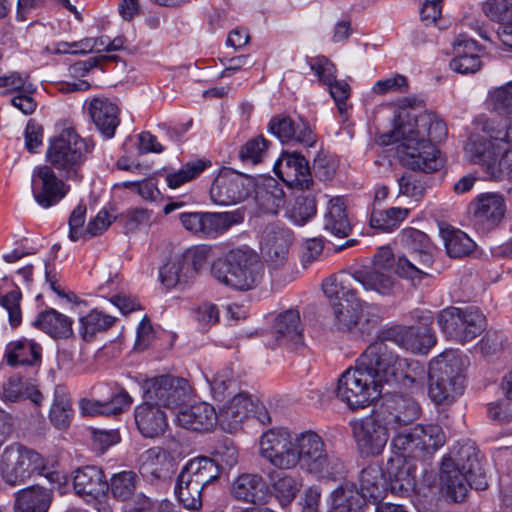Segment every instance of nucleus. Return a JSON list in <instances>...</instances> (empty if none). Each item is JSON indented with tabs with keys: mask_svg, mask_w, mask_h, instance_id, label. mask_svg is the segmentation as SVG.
I'll return each instance as SVG.
<instances>
[{
	"mask_svg": "<svg viewBox=\"0 0 512 512\" xmlns=\"http://www.w3.org/2000/svg\"><path fill=\"white\" fill-rule=\"evenodd\" d=\"M260 456L278 471L268 477L275 497L281 506L292 503L301 488V483L283 470L301 469L311 474H320L328 466V454L323 438L312 430L294 432L287 428H271L259 441Z\"/></svg>",
	"mask_w": 512,
	"mask_h": 512,
	"instance_id": "nucleus-1",
	"label": "nucleus"
},
{
	"mask_svg": "<svg viewBox=\"0 0 512 512\" xmlns=\"http://www.w3.org/2000/svg\"><path fill=\"white\" fill-rule=\"evenodd\" d=\"M447 135L446 124L428 112L417 114L413 108H400L394 117V129L382 135V143L399 142L400 162L409 169L431 173L442 167L439 150L434 143Z\"/></svg>",
	"mask_w": 512,
	"mask_h": 512,
	"instance_id": "nucleus-2",
	"label": "nucleus"
},
{
	"mask_svg": "<svg viewBox=\"0 0 512 512\" xmlns=\"http://www.w3.org/2000/svg\"><path fill=\"white\" fill-rule=\"evenodd\" d=\"M445 443V434L436 424L416 425L408 432L393 436L391 446L395 452L385 469L386 482L393 494L412 491L416 485V466L411 459H422L433 454Z\"/></svg>",
	"mask_w": 512,
	"mask_h": 512,
	"instance_id": "nucleus-3",
	"label": "nucleus"
},
{
	"mask_svg": "<svg viewBox=\"0 0 512 512\" xmlns=\"http://www.w3.org/2000/svg\"><path fill=\"white\" fill-rule=\"evenodd\" d=\"M486 475L479 461V452L472 444H465L457 452L456 458H443L440 469L441 492L453 502L465 499L468 489L487 488Z\"/></svg>",
	"mask_w": 512,
	"mask_h": 512,
	"instance_id": "nucleus-4",
	"label": "nucleus"
},
{
	"mask_svg": "<svg viewBox=\"0 0 512 512\" xmlns=\"http://www.w3.org/2000/svg\"><path fill=\"white\" fill-rule=\"evenodd\" d=\"M213 278L232 289L248 291L258 286L264 266L258 254L247 245L230 249L211 265Z\"/></svg>",
	"mask_w": 512,
	"mask_h": 512,
	"instance_id": "nucleus-5",
	"label": "nucleus"
},
{
	"mask_svg": "<svg viewBox=\"0 0 512 512\" xmlns=\"http://www.w3.org/2000/svg\"><path fill=\"white\" fill-rule=\"evenodd\" d=\"M220 476L218 464L209 457L197 456L188 460L177 475L174 493L187 510L202 507V491Z\"/></svg>",
	"mask_w": 512,
	"mask_h": 512,
	"instance_id": "nucleus-6",
	"label": "nucleus"
},
{
	"mask_svg": "<svg viewBox=\"0 0 512 512\" xmlns=\"http://www.w3.org/2000/svg\"><path fill=\"white\" fill-rule=\"evenodd\" d=\"M0 473L12 486L23 484L33 475L45 476L50 483L59 481V473L49 469L41 454L20 443L4 448L0 455Z\"/></svg>",
	"mask_w": 512,
	"mask_h": 512,
	"instance_id": "nucleus-7",
	"label": "nucleus"
},
{
	"mask_svg": "<svg viewBox=\"0 0 512 512\" xmlns=\"http://www.w3.org/2000/svg\"><path fill=\"white\" fill-rule=\"evenodd\" d=\"M464 151L471 162L484 166L494 180L512 181V146L503 138L473 134Z\"/></svg>",
	"mask_w": 512,
	"mask_h": 512,
	"instance_id": "nucleus-8",
	"label": "nucleus"
},
{
	"mask_svg": "<svg viewBox=\"0 0 512 512\" xmlns=\"http://www.w3.org/2000/svg\"><path fill=\"white\" fill-rule=\"evenodd\" d=\"M331 307L332 328L339 332L359 330L362 300L348 280L330 277L322 284Z\"/></svg>",
	"mask_w": 512,
	"mask_h": 512,
	"instance_id": "nucleus-9",
	"label": "nucleus"
},
{
	"mask_svg": "<svg viewBox=\"0 0 512 512\" xmlns=\"http://www.w3.org/2000/svg\"><path fill=\"white\" fill-rule=\"evenodd\" d=\"M429 396L436 404H450L465 388L461 359L454 353H443L429 364Z\"/></svg>",
	"mask_w": 512,
	"mask_h": 512,
	"instance_id": "nucleus-10",
	"label": "nucleus"
},
{
	"mask_svg": "<svg viewBox=\"0 0 512 512\" xmlns=\"http://www.w3.org/2000/svg\"><path fill=\"white\" fill-rule=\"evenodd\" d=\"M93 145L81 138L72 127H64L60 133L50 139L46 159L52 168L64 173L67 179H75L78 169Z\"/></svg>",
	"mask_w": 512,
	"mask_h": 512,
	"instance_id": "nucleus-11",
	"label": "nucleus"
},
{
	"mask_svg": "<svg viewBox=\"0 0 512 512\" xmlns=\"http://www.w3.org/2000/svg\"><path fill=\"white\" fill-rule=\"evenodd\" d=\"M382 385L367 374L356 362L345 370L338 379L336 397L349 409L358 410L371 405L382 393Z\"/></svg>",
	"mask_w": 512,
	"mask_h": 512,
	"instance_id": "nucleus-12",
	"label": "nucleus"
},
{
	"mask_svg": "<svg viewBox=\"0 0 512 512\" xmlns=\"http://www.w3.org/2000/svg\"><path fill=\"white\" fill-rule=\"evenodd\" d=\"M437 323L450 340L464 344L479 336L485 329V317L473 306H450L437 314Z\"/></svg>",
	"mask_w": 512,
	"mask_h": 512,
	"instance_id": "nucleus-13",
	"label": "nucleus"
},
{
	"mask_svg": "<svg viewBox=\"0 0 512 512\" xmlns=\"http://www.w3.org/2000/svg\"><path fill=\"white\" fill-rule=\"evenodd\" d=\"M254 188L253 177L224 167L214 177L209 189V197L215 205L230 206L247 199Z\"/></svg>",
	"mask_w": 512,
	"mask_h": 512,
	"instance_id": "nucleus-14",
	"label": "nucleus"
},
{
	"mask_svg": "<svg viewBox=\"0 0 512 512\" xmlns=\"http://www.w3.org/2000/svg\"><path fill=\"white\" fill-rule=\"evenodd\" d=\"M386 341L389 340L383 338L382 332L381 336L371 343L356 360V363L382 386L397 379L400 359Z\"/></svg>",
	"mask_w": 512,
	"mask_h": 512,
	"instance_id": "nucleus-15",
	"label": "nucleus"
},
{
	"mask_svg": "<svg viewBox=\"0 0 512 512\" xmlns=\"http://www.w3.org/2000/svg\"><path fill=\"white\" fill-rule=\"evenodd\" d=\"M351 428L359 453L366 457L381 454L389 439V431H392L377 410L352 421Z\"/></svg>",
	"mask_w": 512,
	"mask_h": 512,
	"instance_id": "nucleus-16",
	"label": "nucleus"
},
{
	"mask_svg": "<svg viewBox=\"0 0 512 512\" xmlns=\"http://www.w3.org/2000/svg\"><path fill=\"white\" fill-rule=\"evenodd\" d=\"M143 399L161 407H177L188 397L189 384L183 378L163 375L148 379L142 384Z\"/></svg>",
	"mask_w": 512,
	"mask_h": 512,
	"instance_id": "nucleus-17",
	"label": "nucleus"
},
{
	"mask_svg": "<svg viewBox=\"0 0 512 512\" xmlns=\"http://www.w3.org/2000/svg\"><path fill=\"white\" fill-rule=\"evenodd\" d=\"M31 189L36 203L47 209L58 204L67 195L70 186L56 176L51 166L41 165L32 172Z\"/></svg>",
	"mask_w": 512,
	"mask_h": 512,
	"instance_id": "nucleus-18",
	"label": "nucleus"
},
{
	"mask_svg": "<svg viewBox=\"0 0 512 512\" xmlns=\"http://www.w3.org/2000/svg\"><path fill=\"white\" fill-rule=\"evenodd\" d=\"M293 233L288 228L268 226L263 231L260 250L263 260L270 269L283 268L289 261V249Z\"/></svg>",
	"mask_w": 512,
	"mask_h": 512,
	"instance_id": "nucleus-19",
	"label": "nucleus"
},
{
	"mask_svg": "<svg viewBox=\"0 0 512 512\" xmlns=\"http://www.w3.org/2000/svg\"><path fill=\"white\" fill-rule=\"evenodd\" d=\"M273 170L291 188L309 190L314 184L309 163L298 152L284 151L275 162Z\"/></svg>",
	"mask_w": 512,
	"mask_h": 512,
	"instance_id": "nucleus-20",
	"label": "nucleus"
},
{
	"mask_svg": "<svg viewBox=\"0 0 512 512\" xmlns=\"http://www.w3.org/2000/svg\"><path fill=\"white\" fill-rule=\"evenodd\" d=\"M255 395L239 390L218 408V424L227 433L238 431L243 422L251 417Z\"/></svg>",
	"mask_w": 512,
	"mask_h": 512,
	"instance_id": "nucleus-21",
	"label": "nucleus"
},
{
	"mask_svg": "<svg viewBox=\"0 0 512 512\" xmlns=\"http://www.w3.org/2000/svg\"><path fill=\"white\" fill-rule=\"evenodd\" d=\"M383 338L417 354H427L436 344L435 333L430 328L395 326L383 331Z\"/></svg>",
	"mask_w": 512,
	"mask_h": 512,
	"instance_id": "nucleus-22",
	"label": "nucleus"
},
{
	"mask_svg": "<svg viewBox=\"0 0 512 512\" xmlns=\"http://www.w3.org/2000/svg\"><path fill=\"white\" fill-rule=\"evenodd\" d=\"M377 411L385 418V422L395 432V435L399 432H408V430L401 431L400 428L420 416L419 404L414 399L403 395L390 397Z\"/></svg>",
	"mask_w": 512,
	"mask_h": 512,
	"instance_id": "nucleus-23",
	"label": "nucleus"
},
{
	"mask_svg": "<svg viewBox=\"0 0 512 512\" xmlns=\"http://www.w3.org/2000/svg\"><path fill=\"white\" fill-rule=\"evenodd\" d=\"M268 131L284 144L295 142L312 147L316 143V135L308 122L301 118L294 120L288 116H275L268 123Z\"/></svg>",
	"mask_w": 512,
	"mask_h": 512,
	"instance_id": "nucleus-24",
	"label": "nucleus"
},
{
	"mask_svg": "<svg viewBox=\"0 0 512 512\" xmlns=\"http://www.w3.org/2000/svg\"><path fill=\"white\" fill-rule=\"evenodd\" d=\"M176 468L174 457L161 447H152L141 454L139 471L150 481L170 479Z\"/></svg>",
	"mask_w": 512,
	"mask_h": 512,
	"instance_id": "nucleus-25",
	"label": "nucleus"
},
{
	"mask_svg": "<svg viewBox=\"0 0 512 512\" xmlns=\"http://www.w3.org/2000/svg\"><path fill=\"white\" fill-rule=\"evenodd\" d=\"M134 420L139 433L145 438H156L168 428V419L163 407L143 399L134 408Z\"/></svg>",
	"mask_w": 512,
	"mask_h": 512,
	"instance_id": "nucleus-26",
	"label": "nucleus"
},
{
	"mask_svg": "<svg viewBox=\"0 0 512 512\" xmlns=\"http://www.w3.org/2000/svg\"><path fill=\"white\" fill-rule=\"evenodd\" d=\"M276 345L289 349H297L303 345V327L297 310L289 309L280 313L274 322L272 330Z\"/></svg>",
	"mask_w": 512,
	"mask_h": 512,
	"instance_id": "nucleus-27",
	"label": "nucleus"
},
{
	"mask_svg": "<svg viewBox=\"0 0 512 512\" xmlns=\"http://www.w3.org/2000/svg\"><path fill=\"white\" fill-rule=\"evenodd\" d=\"M73 487L79 496L90 501L103 496L108 491V482L101 468L88 465L75 471Z\"/></svg>",
	"mask_w": 512,
	"mask_h": 512,
	"instance_id": "nucleus-28",
	"label": "nucleus"
},
{
	"mask_svg": "<svg viewBox=\"0 0 512 512\" xmlns=\"http://www.w3.org/2000/svg\"><path fill=\"white\" fill-rule=\"evenodd\" d=\"M473 216L477 223L488 228L497 226L504 218L506 204L502 195L498 193H483L471 203Z\"/></svg>",
	"mask_w": 512,
	"mask_h": 512,
	"instance_id": "nucleus-29",
	"label": "nucleus"
},
{
	"mask_svg": "<svg viewBox=\"0 0 512 512\" xmlns=\"http://www.w3.org/2000/svg\"><path fill=\"white\" fill-rule=\"evenodd\" d=\"M267 490V484L261 475L243 473L233 480L230 493L238 501L259 504L265 502Z\"/></svg>",
	"mask_w": 512,
	"mask_h": 512,
	"instance_id": "nucleus-30",
	"label": "nucleus"
},
{
	"mask_svg": "<svg viewBox=\"0 0 512 512\" xmlns=\"http://www.w3.org/2000/svg\"><path fill=\"white\" fill-rule=\"evenodd\" d=\"M179 426L193 431H210L218 423V413L208 403L200 402L179 411Z\"/></svg>",
	"mask_w": 512,
	"mask_h": 512,
	"instance_id": "nucleus-31",
	"label": "nucleus"
},
{
	"mask_svg": "<svg viewBox=\"0 0 512 512\" xmlns=\"http://www.w3.org/2000/svg\"><path fill=\"white\" fill-rule=\"evenodd\" d=\"M88 113L105 138L114 136L119 125V109L115 103L107 98H93L88 104Z\"/></svg>",
	"mask_w": 512,
	"mask_h": 512,
	"instance_id": "nucleus-32",
	"label": "nucleus"
},
{
	"mask_svg": "<svg viewBox=\"0 0 512 512\" xmlns=\"http://www.w3.org/2000/svg\"><path fill=\"white\" fill-rule=\"evenodd\" d=\"M133 403V398L122 387L115 385L111 388L110 398L100 401L82 400L80 408L83 414L116 415L127 410Z\"/></svg>",
	"mask_w": 512,
	"mask_h": 512,
	"instance_id": "nucleus-33",
	"label": "nucleus"
},
{
	"mask_svg": "<svg viewBox=\"0 0 512 512\" xmlns=\"http://www.w3.org/2000/svg\"><path fill=\"white\" fill-rule=\"evenodd\" d=\"M255 202L258 208L267 214L277 215L285 204L282 186L272 177L255 182Z\"/></svg>",
	"mask_w": 512,
	"mask_h": 512,
	"instance_id": "nucleus-34",
	"label": "nucleus"
},
{
	"mask_svg": "<svg viewBox=\"0 0 512 512\" xmlns=\"http://www.w3.org/2000/svg\"><path fill=\"white\" fill-rule=\"evenodd\" d=\"M42 347L31 339L22 338L6 345L5 358L10 366L37 365L41 362Z\"/></svg>",
	"mask_w": 512,
	"mask_h": 512,
	"instance_id": "nucleus-35",
	"label": "nucleus"
},
{
	"mask_svg": "<svg viewBox=\"0 0 512 512\" xmlns=\"http://www.w3.org/2000/svg\"><path fill=\"white\" fill-rule=\"evenodd\" d=\"M244 215L240 210L228 212H203L200 237L216 238L233 225L240 224Z\"/></svg>",
	"mask_w": 512,
	"mask_h": 512,
	"instance_id": "nucleus-36",
	"label": "nucleus"
},
{
	"mask_svg": "<svg viewBox=\"0 0 512 512\" xmlns=\"http://www.w3.org/2000/svg\"><path fill=\"white\" fill-rule=\"evenodd\" d=\"M52 501V490L30 486L15 493L16 512H47Z\"/></svg>",
	"mask_w": 512,
	"mask_h": 512,
	"instance_id": "nucleus-37",
	"label": "nucleus"
},
{
	"mask_svg": "<svg viewBox=\"0 0 512 512\" xmlns=\"http://www.w3.org/2000/svg\"><path fill=\"white\" fill-rule=\"evenodd\" d=\"M73 320L55 309L45 310L38 314L33 326L42 330L52 338H68L73 334Z\"/></svg>",
	"mask_w": 512,
	"mask_h": 512,
	"instance_id": "nucleus-38",
	"label": "nucleus"
},
{
	"mask_svg": "<svg viewBox=\"0 0 512 512\" xmlns=\"http://www.w3.org/2000/svg\"><path fill=\"white\" fill-rule=\"evenodd\" d=\"M324 229L340 238L347 237L351 233L352 226L342 197L329 200L324 215Z\"/></svg>",
	"mask_w": 512,
	"mask_h": 512,
	"instance_id": "nucleus-39",
	"label": "nucleus"
},
{
	"mask_svg": "<svg viewBox=\"0 0 512 512\" xmlns=\"http://www.w3.org/2000/svg\"><path fill=\"white\" fill-rule=\"evenodd\" d=\"M385 474L380 467L370 465L362 469L359 476L360 495L363 500H372L373 502L383 498L386 492Z\"/></svg>",
	"mask_w": 512,
	"mask_h": 512,
	"instance_id": "nucleus-40",
	"label": "nucleus"
},
{
	"mask_svg": "<svg viewBox=\"0 0 512 512\" xmlns=\"http://www.w3.org/2000/svg\"><path fill=\"white\" fill-rule=\"evenodd\" d=\"M351 277L354 281L361 284L365 290L375 291L383 296L391 295L394 292V279L380 269L356 270Z\"/></svg>",
	"mask_w": 512,
	"mask_h": 512,
	"instance_id": "nucleus-41",
	"label": "nucleus"
},
{
	"mask_svg": "<svg viewBox=\"0 0 512 512\" xmlns=\"http://www.w3.org/2000/svg\"><path fill=\"white\" fill-rule=\"evenodd\" d=\"M365 501L354 484H343L330 495V512H363Z\"/></svg>",
	"mask_w": 512,
	"mask_h": 512,
	"instance_id": "nucleus-42",
	"label": "nucleus"
},
{
	"mask_svg": "<svg viewBox=\"0 0 512 512\" xmlns=\"http://www.w3.org/2000/svg\"><path fill=\"white\" fill-rule=\"evenodd\" d=\"M211 394L216 401H224L240 390V381L234 375L230 366H225L215 372L211 378H206Z\"/></svg>",
	"mask_w": 512,
	"mask_h": 512,
	"instance_id": "nucleus-43",
	"label": "nucleus"
},
{
	"mask_svg": "<svg viewBox=\"0 0 512 512\" xmlns=\"http://www.w3.org/2000/svg\"><path fill=\"white\" fill-rule=\"evenodd\" d=\"M193 271L190 267L185 265V261L181 256L176 257L165 263L159 271V278L161 283L168 289L177 286H185L192 282Z\"/></svg>",
	"mask_w": 512,
	"mask_h": 512,
	"instance_id": "nucleus-44",
	"label": "nucleus"
},
{
	"mask_svg": "<svg viewBox=\"0 0 512 512\" xmlns=\"http://www.w3.org/2000/svg\"><path fill=\"white\" fill-rule=\"evenodd\" d=\"M117 318L98 309H93L79 319V333L82 339L90 342L97 333L103 332L114 326Z\"/></svg>",
	"mask_w": 512,
	"mask_h": 512,
	"instance_id": "nucleus-45",
	"label": "nucleus"
},
{
	"mask_svg": "<svg viewBox=\"0 0 512 512\" xmlns=\"http://www.w3.org/2000/svg\"><path fill=\"white\" fill-rule=\"evenodd\" d=\"M441 235L447 254L453 258L469 255L475 248V242L463 231L446 227L441 228Z\"/></svg>",
	"mask_w": 512,
	"mask_h": 512,
	"instance_id": "nucleus-46",
	"label": "nucleus"
},
{
	"mask_svg": "<svg viewBox=\"0 0 512 512\" xmlns=\"http://www.w3.org/2000/svg\"><path fill=\"white\" fill-rule=\"evenodd\" d=\"M72 416L73 409L66 388L56 386L49 413L50 421L57 429H65L70 425Z\"/></svg>",
	"mask_w": 512,
	"mask_h": 512,
	"instance_id": "nucleus-47",
	"label": "nucleus"
},
{
	"mask_svg": "<svg viewBox=\"0 0 512 512\" xmlns=\"http://www.w3.org/2000/svg\"><path fill=\"white\" fill-rule=\"evenodd\" d=\"M409 212V209L400 207H390L386 210L373 207L370 216V226L381 232H391L400 226L408 217Z\"/></svg>",
	"mask_w": 512,
	"mask_h": 512,
	"instance_id": "nucleus-48",
	"label": "nucleus"
},
{
	"mask_svg": "<svg viewBox=\"0 0 512 512\" xmlns=\"http://www.w3.org/2000/svg\"><path fill=\"white\" fill-rule=\"evenodd\" d=\"M316 212L315 195L309 192L295 197L293 203L286 209L285 217L295 225L302 226L312 219Z\"/></svg>",
	"mask_w": 512,
	"mask_h": 512,
	"instance_id": "nucleus-49",
	"label": "nucleus"
},
{
	"mask_svg": "<svg viewBox=\"0 0 512 512\" xmlns=\"http://www.w3.org/2000/svg\"><path fill=\"white\" fill-rule=\"evenodd\" d=\"M139 478L134 471H121L110 478L108 490L117 501H127L137 489Z\"/></svg>",
	"mask_w": 512,
	"mask_h": 512,
	"instance_id": "nucleus-50",
	"label": "nucleus"
},
{
	"mask_svg": "<svg viewBox=\"0 0 512 512\" xmlns=\"http://www.w3.org/2000/svg\"><path fill=\"white\" fill-rule=\"evenodd\" d=\"M212 166V162L207 159H198L187 162L180 170L166 175V183L169 188L176 189L184 183L197 178L207 168Z\"/></svg>",
	"mask_w": 512,
	"mask_h": 512,
	"instance_id": "nucleus-51",
	"label": "nucleus"
},
{
	"mask_svg": "<svg viewBox=\"0 0 512 512\" xmlns=\"http://www.w3.org/2000/svg\"><path fill=\"white\" fill-rule=\"evenodd\" d=\"M270 142L262 135L246 141L239 150V159L244 164L256 165L262 163L268 155Z\"/></svg>",
	"mask_w": 512,
	"mask_h": 512,
	"instance_id": "nucleus-52",
	"label": "nucleus"
},
{
	"mask_svg": "<svg viewBox=\"0 0 512 512\" xmlns=\"http://www.w3.org/2000/svg\"><path fill=\"white\" fill-rule=\"evenodd\" d=\"M214 256V249L209 245H196L186 249L181 258L185 261V265L190 267L193 273V279L203 269H205Z\"/></svg>",
	"mask_w": 512,
	"mask_h": 512,
	"instance_id": "nucleus-53",
	"label": "nucleus"
},
{
	"mask_svg": "<svg viewBox=\"0 0 512 512\" xmlns=\"http://www.w3.org/2000/svg\"><path fill=\"white\" fill-rule=\"evenodd\" d=\"M307 63L318 82L324 86L330 85L331 81L337 77L335 64L323 55L307 58Z\"/></svg>",
	"mask_w": 512,
	"mask_h": 512,
	"instance_id": "nucleus-54",
	"label": "nucleus"
},
{
	"mask_svg": "<svg viewBox=\"0 0 512 512\" xmlns=\"http://www.w3.org/2000/svg\"><path fill=\"white\" fill-rule=\"evenodd\" d=\"M21 299L22 294L18 288L0 295V305L7 311L9 323L13 328L18 327L22 322Z\"/></svg>",
	"mask_w": 512,
	"mask_h": 512,
	"instance_id": "nucleus-55",
	"label": "nucleus"
},
{
	"mask_svg": "<svg viewBox=\"0 0 512 512\" xmlns=\"http://www.w3.org/2000/svg\"><path fill=\"white\" fill-rule=\"evenodd\" d=\"M402 377L406 383H423L426 377V369L418 361L412 359H399L397 378Z\"/></svg>",
	"mask_w": 512,
	"mask_h": 512,
	"instance_id": "nucleus-56",
	"label": "nucleus"
},
{
	"mask_svg": "<svg viewBox=\"0 0 512 512\" xmlns=\"http://www.w3.org/2000/svg\"><path fill=\"white\" fill-rule=\"evenodd\" d=\"M483 11L492 21L512 22V0H487Z\"/></svg>",
	"mask_w": 512,
	"mask_h": 512,
	"instance_id": "nucleus-57",
	"label": "nucleus"
},
{
	"mask_svg": "<svg viewBox=\"0 0 512 512\" xmlns=\"http://www.w3.org/2000/svg\"><path fill=\"white\" fill-rule=\"evenodd\" d=\"M0 88L5 89V94L13 92L33 93L35 90L33 84L28 82V76L17 71L0 76Z\"/></svg>",
	"mask_w": 512,
	"mask_h": 512,
	"instance_id": "nucleus-58",
	"label": "nucleus"
},
{
	"mask_svg": "<svg viewBox=\"0 0 512 512\" xmlns=\"http://www.w3.org/2000/svg\"><path fill=\"white\" fill-rule=\"evenodd\" d=\"M213 455L215 459H213L218 466L224 465L226 467L232 468L238 463V451L235 447L234 443L225 438L217 443L214 448Z\"/></svg>",
	"mask_w": 512,
	"mask_h": 512,
	"instance_id": "nucleus-59",
	"label": "nucleus"
},
{
	"mask_svg": "<svg viewBox=\"0 0 512 512\" xmlns=\"http://www.w3.org/2000/svg\"><path fill=\"white\" fill-rule=\"evenodd\" d=\"M326 87L336 104L339 114L342 117H346L348 111L347 100L351 92L349 84L344 80H337L336 77L334 81H331V84L326 85Z\"/></svg>",
	"mask_w": 512,
	"mask_h": 512,
	"instance_id": "nucleus-60",
	"label": "nucleus"
},
{
	"mask_svg": "<svg viewBox=\"0 0 512 512\" xmlns=\"http://www.w3.org/2000/svg\"><path fill=\"white\" fill-rule=\"evenodd\" d=\"M192 317L199 328L206 331L210 326L219 321V309L213 303H202L192 310Z\"/></svg>",
	"mask_w": 512,
	"mask_h": 512,
	"instance_id": "nucleus-61",
	"label": "nucleus"
},
{
	"mask_svg": "<svg viewBox=\"0 0 512 512\" xmlns=\"http://www.w3.org/2000/svg\"><path fill=\"white\" fill-rule=\"evenodd\" d=\"M490 102L498 113H512V81L494 90L490 94Z\"/></svg>",
	"mask_w": 512,
	"mask_h": 512,
	"instance_id": "nucleus-62",
	"label": "nucleus"
},
{
	"mask_svg": "<svg viewBox=\"0 0 512 512\" xmlns=\"http://www.w3.org/2000/svg\"><path fill=\"white\" fill-rule=\"evenodd\" d=\"M450 68L460 74H471L477 72L481 67L478 53L457 54L449 64Z\"/></svg>",
	"mask_w": 512,
	"mask_h": 512,
	"instance_id": "nucleus-63",
	"label": "nucleus"
},
{
	"mask_svg": "<svg viewBox=\"0 0 512 512\" xmlns=\"http://www.w3.org/2000/svg\"><path fill=\"white\" fill-rule=\"evenodd\" d=\"M399 194L407 196L414 201H419L425 194V186L423 182L412 176L403 175L398 180Z\"/></svg>",
	"mask_w": 512,
	"mask_h": 512,
	"instance_id": "nucleus-64",
	"label": "nucleus"
}]
</instances>
